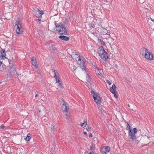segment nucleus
<instances>
[{"label": "nucleus", "mask_w": 154, "mask_h": 154, "mask_svg": "<svg viewBox=\"0 0 154 154\" xmlns=\"http://www.w3.org/2000/svg\"><path fill=\"white\" fill-rule=\"evenodd\" d=\"M71 56L73 60L80 66V79L83 82H85L87 75L86 63L85 58L75 52L72 53Z\"/></svg>", "instance_id": "f257e3e1"}, {"label": "nucleus", "mask_w": 154, "mask_h": 154, "mask_svg": "<svg viewBox=\"0 0 154 154\" xmlns=\"http://www.w3.org/2000/svg\"><path fill=\"white\" fill-rule=\"evenodd\" d=\"M56 28L53 26L51 25L49 29L51 31L54 32H56L58 31V33L61 34L67 35V30L66 29L65 25L62 22L61 19L56 22L55 23Z\"/></svg>", "instance_id": "f03ea898"}, {"label": "nucleus", "mask_w": 154, "mask_h": 154, "mask_svg": "<svg viewBox=\"0 0 154 154\" xmlns=\"http://www.w3.org/2000/svg\"><path fill=\"white\" fill-rule=\"evenodd\" d=\"M140 54L143 57L148 60L151 61L154 59L153 54L149 52V50L145 48H141Z\"/></svg>", "instance_id": "7ed1b4c3"}, {"label": "nucleus", "mask_w": 154, "mask_h": 154, "mask_svg": "<svg viewBox=\"0 0 154 154\" xmlns=\"http://www.w3.org/2000/svg\"><path fill=\"white\" fill-rule=\"evenodd\" d=\"M14 29L16 33L17 34H21L23 32V30L22 25L21 21L20 19H17L16 22Z\"/></svg>", "instance_id": "20e7f679"}, {"label": "nucleus", "mask_w": 154, "mask_h": 154, "mask_svg": "<svg viewBox=\"0 0 154 154\" xmlns=\"http://www.w3.org/2000/svg\"><path fill=\"white\" fill-rule=\"evenodd\" d=\"M127 125V129L128 130L129 134L130 136V138H131L133 141H136V137L135 134L137 132V131L136 128H134L133 130L131 128V127L126 122Z\"/></svg>", "instance_id": "39448f33"}, {"label": "nucleus", "mask_w": 154, "mask_h": 154, "mask_svg": "<svg viewBox=\"0 0 154 154\" xmlns=\"http://www.w3.org/2000/svg\"><path fill=\"white\" fill-rule=\"evenodd\" d=\"M98 54L100 57L104 60H106L108 58V54L102 46L100 47Z\"/></svg>", "instance_id": "423d86ee"}, {"label": "nucleus", "mask_w": 154, "mask_h": 154, "mask_svg": "<svg viewBox=\"0 0 154 154\" xmlns=\"http://www.w3.org/2000/svg\"><path fill=\"white\" fill-rule=\"evenodd\" d=\"M91 93L92 95L94 100V101L98 104L101 103V98L99 94L95 92L93 90H91Z\"/></svg>", "instance_id": "0eeeda50"}, {"label": "nucleus", "mask_w": 154, "mask_h": 154, "mask_svg": "<svg viewBox=\"0 0 154 154\" xmlns=\"http://www.w3.org/2000/svg\"><path fill=\"white\" fill-rule=\"evenodd\" d=\"M92 81V79L91 78L90 76L87 74V82H88V84L89 86V89L91 88V89H94L95 87L94 83Z\"/></svg>", "instance_id": "6e6552de"}, {"label": "nucleus", "mask_w": 154, "mask_h": 154, "mask_svg": "<svg viewBox=\"0 0 154 154\" xmlns=\"http://www.w3.org/2000/svg\"><path fill=\"white\" fill-rule=\"evenodd\" d=\"M62 105L61 109L63 112H67L69 109L67 103L63 100H62Z\"/></svg>", "instance_id": "1a4fd4ad"}, {"label": "nucleus", "mask_w": 154, "mask_h": 154, "mask_svg": "<svg viewBox=\"0 0 154 154\" xmlns=\"http://www.w3.org/2000/svg\"><path fill=\"white\" fill-rule=\"evenodd\" d=\"M97 20L96 19H94L90 24H89V26L90 28H93L95 26L99 25L97 23Z\"/></svg>", "instance_id": "9d476101"}, {"label": "nucleus", "mask_w": 154, "mask_h": 154, "mask_svg": "<svg viewBox=\"0 0 154 154\" xmlns=\"http://www.w3.org/2000/svg\"><path fill=\"white\" fill-rule=\"evenodd\" d=\"M6 54L4 51H0V66L2 64L1 60L4 58H6Z\"/></svg>", "instance_id": "9b49d317"}, {"label": "nucleus", "mask_w": 154, "mask_h": 154, "mask_svg": "<svg viewBox=\"0 0 154 154\" xmlns=\"http://www.w3.org/2000/svg\"><path fill=\"white\" fill-rule=\"evenodd\" d=\"M32 63V65L34 66L36 70L38 69V65L37 64V62L36 59L34 57H32L31 58Z\"/></svg>", "instance_id": "f8f14e48"}, {"label": "nucleus", "mask_w": 154, "mask_h": 154, "mask_svg": "<svg viewBox=\"0 0 154 154\" xmlns=\"http://www.w3.org/2000/svg\"><path fill=\"white\" fill-rule=\"evenodd\" d=\"M43 14L44 12L42 11H40L39 9H38L36 15L37 17H42Z\"/></svg>", "instance_id": "ddd939ff"}, {"label": "nucleus", "mask_w": 154, "mask_h": 154, "mask_svg": "<svg viewBox=\"0 0 154 154\" xmlns=\"http://www.w3.org/2000/svg\"><path fill=\"white\" fill-rule=\"evenodd\" d=\"M116 87L115 85L113 84L112 85V87H110V91L113 94H114L116 92Z\"/></svg>", "instance_id": "4468645a"}, {"label": "nucleus", "mask_w": 154, "mask_h": 154, "mask_svg": "<svg viewBox=\"0 0 154 154\" xmlns=\"http://www.w3.org/2000/svg\"><path fill=\"white\" fill-rule=\"evenodd\" d=\"M54 78H55L56 81H59L60 80L59 75L58 72L56 71H54Z\"/></svg>", "instance_id": "2eb2a0df"}, {"label": "nucleus", "mask_w": 154, "mask_h": 154, "mask_svg": "<svg viewBox=\"0 0 154 154\" xmlns=\"http://www.w3.org/2000/svg\"><path fill=\"white\" fill-rule=\"evenodd\" d=\"M10 73L11 75H14L17 72L15 69L14 67H12L11 68Z\"/></svg>", "instance_id": "dca6fc26"}, {"label": "nucleus", "mask_w": 154, "mask_h": 154, "mask_svg": "<svg viewBox=\"0 0 154 154\" xmlns=\"http://www.w3.org/2000/svg\"><path fill=\"white\" fill-rule=\"evenodd\" d=\"M59 38L61 40L64 41H68L69 39V38L67 36H59Z\"/></svg>", "instance_id": "f3484780"}, {"label": "nucleus", "mask_w": 154, "mask_h": 154, "mask_svg": "<svg viewBox=\"0 0 154 154\" xmlns=\"http://www.w3.org/2000/svg\"><path fill=\"white\" fill-rule=\"evenodd\" d=\"M79 125L83 128L85 127L87 125V122L86 121L81 122Z\"/></svg>", "instance_id": "a211bd4d"}, {"label": "nucleus", "mask_w": 154, "mask_h": 154, "mask_svg": "<svg viewBox=\"0 0 154 154\" xmlns=\"http://www.w3.org/2000/svg\"><path fill=\"white\" fill-rule=\"evenodd\" d=\"M103 149L105 152H109L110 150V147L108 146H105L104 148H103Z\"/></svg>", "instance_id": "6ab92c4d"}, {"label": "nucleus", "mask_w": 154, "mask_h": 154, "mask_svg": "<svg viewBox=\"0 0 154 154\" xmlns=\"http://www.w3.org/2000/svg\"><path fill=\"white\" fill-rule=\"evenodd\" d=\"M95 69L97 70V74L98 75H102V70L100 69H99V68L97 67H96Z\"/></svg>", "instance_id": "aec40b11"}, {"label": "nucleus", "mask_w": 154, "mask_h": 154, "mask_svg": "<svg viewBox=\"0 0 154 154\" xmlns=\"http://www.w3.org/2000/svg\"><path fill=\"white\" fill-rule=\"evenodd\" d=\"M31 138V137L29 134L27 135L26 137V138H24L25 140L26 141H29Z\"/></svg>", "instance_id": "412c9836"}, {"label": "nucleus", "mask_w": 154, "mask_h": 154, "mask_svg": "<svg viewBox=\"0 0 154 154\" xmlns=\"http://www.w3.org/2000/svg\"><path fill=\"white\" fill-rule=\"evenodd\" d=\"M77 69V67L75 66H74L72 67V70H73V72L75 74H77L78 73V72L76 71Z\"/></svg>", "instance_id": "4be33fe9"}, {"label": "nucleus", "mask_w": 154, "mask_h": 154, "mask_svg": "<svg viewBox=\"0 0 154 154\" xmlns=\"http://www.w3.org/2000/svg\"><path fill=\"white\" fill-rule=\"evenodd\" d=\"M93 134L94 131L93 130H92L90 132H89L88 133V136L90 138H91L93 137Z\"/></svg>", "instance_id": "5701e85b"}, {"label": "nucleus", "mask_w": 154, "mask_h": 154, "mask_svg": "<svg viewBox=\"0 0 154 154\" xmlns=\"http://www.w3.org/2000/svg\"><path fill=\"white\" fill-rule=\"evenodd\" d=\"M98 42L99 44H100L102 45H105V43L101 39H98Z\"/></svg>", "instance_id": "b1692460"}, {"label": "nucleus", "mask_w": 154, "mask_h": 154, "mask_svg": "<svg viewBox=\"0 0 154 154\" xmlns=\"http://www.w3.org/2000/svg\"><path fill=\"white\" fill-rule=\"evenodd\" d=\"M56 82V83H58L57 85L60 87L62 88V83L60 80H59V81H57Z\"/></svg>", "instance_id": "393cba45"}, {"label": "nucleus", "mask_w": 154, "mask_h": 154, "mask_svg": "<svg viewBox=\"0 0 154 154\" xmlns=\"http://www.w3.org/2000/svg\"><path fill=\"white\" fill-rule=\"evenodd\" d=\"M100 152L102 154H107L106 152H105L103 148H102L100 149Z\"/></svg>", "instance_id": "a878e982"}, {"label": "nucleus", "mask_w": 154, "mask_h": 154, "mask_svg": "<svg viewBox=\"0 0 154 154\" xmlns=\"http://www.w3.org/2000/svg\"><path fill=\"white\" fill-rule=\"evenodd\" d=\"M103 34H108V31L106 29H104L103 31Z\"/></svg>", "instance_id": "bb28decb"}, {"label": "nucleus", "mask_w": 154, "mask_h": 154, "mask_svg": "<svg viewBox=\"0 0 154 154\" xmlns=\"http://www.w3.org/2000/svg\"><path fill=\"white\" fill-rule=\"evenodd\" d=\"M94 149V147L93 146H91L90 147L89 149V150H93Z\"/></svg>", "instance_id": "cd10ccee"}, {"label": "nucleus", "mask_w": 154, "mask_h": 154, "mask_svg": "<svg viewBox=\"0 0 154 154\" xmlns=\"http://www.w3.org/2000/svg\"><path fill=\"white\" fill-rule=\"evenodd\" d=\"M144 11L146 12H149L150 11V10L148 9L147 8H145L144 9Z\"/></svg>", "instance_id": "c85d7f7f"}, {"label": "nucleus", "mask_w": 154, "mask_h": 154, "mask_svg": "<svg viewBox=\"0 0 154 154\" xmlns=\"http://www.w3.org/2000/svg\"><path fill=\"white\" fill-rule=\"evenodd\" d=\"M35 21L37 22L38 23H41V20L40 19H36Z\"/></svg>", "instance_id": "c756f323"}, {"label": "nucleus", "mask_w": 154, "mask_h": 154, "mask_svg": "<svg viewBox=\"0 0 154 154\" xmlns=\"http://www.w3.org/2000/svg\"><path fill=\"white\" fill-rule=\"evenodd\" d=\"M106 82L109 85H110L111 84V82L108 80H106Z\"/></svg>", "instance_id": "7c9ffc66"}, {"label": "nucleus", "mask_w": 154, "mask_h": 154, "mask_svg": "<svg viewBox=\"0 0 154 154\" xmlns=\"http://www.w3.org/2000/svg\"><path fill=\"white\" fill-rule=\"evenodd\" d=\"M114 95V97L116 98H117L118 97V95L117 94H116V92H115L114 94H113Z\"/></svg>", "instance_id": "2f4dec72"}, {"label": "nucleus", "mask_w": 154, "mask_h": 154, "mask_svg": "<svg viewBox=\"0 0 154 154\" xmlns=\"http://www.w3.org/2000/svg\"><path fill=\"white\" fill-rule=\"evenodd\" d=\"M5 128V126L3 125H2L0 126V128L1 129H3Z\"/></svg>", "instance_id": "473e14b6"}, {"label": "nucleus", "mask_w": 154, "mask_h": 154, "mask_svg": "<svg viewBox=\"0 0 154 154\" xmlns=\"http://www.w3.org/2000/svg\"><path fill=\"white\" fill-rule=\"evenodd\" d=\"M91 129V128H89V127H88V128H87V131H90V130Z\"/></svg>", "instance_id": "72a5a7b5"}, {"label": "nucleus", "mask_w": 154, "mask_h": 154, "mask_svg": "<svg viewBox=\"0 0 154 154\" xmlns=\"http://www.w3.org/2000/svg\"><path fill=\"white\" fill-rule=\"evenodd\" d=\"M89 154H96V153H94V152H90Z\"/></svg>", "instance_id": "f704fd0d"}, {"label": "nucleus", "mask_w": 154, "mask_h": 154, "mask_svg": "<svg viewBox=\"0 0 154 154\" xmlns=\"http://www.w3.org/2000/svg\"><path fill=\"white\" fill-rule=\"evenodd\" d=\"M84 134L85 135H87V132L85 131H84Z\"/></svg>", "instance_id": "c9c22d12"}, {"label": "nucleus", "mask_w": 154, "mask_h": 154, "mask_svg": "<svg viewBox=\"0 0 154 154\" xmlns=\"http://www.w3.org/2000/svg\"><path fill=\"white\" fill-rule=\"evenodd\" d=\"M150 19L152 21H154V20H152L151 18H150Z\"/></svg>", "instance_id": "e433bc0d"}, {"label": "nucleus", "mask_w": 154, "mask_h": 154, "mask_svg": "<svg viewBox=\"0 0 154 154\" xmlns=\"http://www.w3.org/2000/svg\"><path fill=\"white\" fill-rule=\"evenodd\" d=\"M38 96V94H36V95H35V97H37Z\"/></svg>", "instance_id": "4c0bfd02"}, {"label": "nucleus", "mask_w": 154, "mask_h": 154, "mask_svg": "<svg viewBox=\"0 0 154 154\" xmlns=\"http://www.w3.org/2000/svg\"><path fill=\"white\" fill-rule=\"evenodd\" d=\"M54 125H53V128H54Z\"/></svg>", "instance_id": "58836bf2"}, {"label": "nucleus", "mask_w": 154, "mask_h": 154, "mask_svg": "<svg viewBox=\"0 0 154 154\" xmlns=\"http://www.w3.org/2000/svg\"><path fill=\"white\" fill-rule=\"evenodd\" d=\"M1 84H2V82H0V85H1Z\"/></svg>", "instance_id": "ea45409f"}, {"label": "nucleus", "mask_w": 154, "mask_h": 154, "mask_svg": "<svg viewBox=\"0 0 154 154\" xmlns=\"http://www.w3.org/2000/svg\"><path fill=\"white\" fill-rule=\"evenodd\" d=\"M128 106L129 107V106H130L129 105V104H128Z\"/></svg>", "instance_id": "a19ab883"}, {"label": "nucleus", "mask_w": 154, "mask_h": 154, "mask_svg": "<svg viewBox=\"0 0 154 154\" xmlns=\"http://www.w3.org/2000/svg\"><path fill=\"white\" fill-rule=\"evenodd\" d=\"M117 65H116V67H117Z\"/></svg>", "instance_id": "79ce46f5"}, {"label": "nucleus", "mask_w": 154, "mask_h": 154, "mask_svg": "<svg viewBox=\"0 0 154 154\" xmlns=\"http://www.w3.org/2000/svg\"><path fill=\"white\" fill-rule=\"evenodd\" d=\"M39 112H41V110H40V111H39Z\"/></svg>", "instance_id": "37998d69"}, {"label": "nucleus", "mask_w": 154, "mask_h": 154, "mask_svg": "<svg viewBox=\"0 0 154 154\" xmlns=\"http://www.w3.org/2000/svg\"><path fill=\"white\" fill-rule=\"evenodd\" d=\"M0 154H1V153L0 152Z\"/></svg>", "instance_id": "c03bdc74"}]
</instances>
